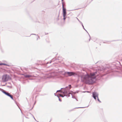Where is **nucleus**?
I'll return each instance as SVG.
<instances>
[{
	"label": "nucleus",
	"mask_w": 122,
	"mask_h": 122,
	"mask_svg": "<svg viewBox=\"0 0 122 122\" xmlns=\"http://www.w3.org/2000/svg\"><path fill=\"white\" fill-rule=\"evenodd\" d=\"M97 73L96 72L91 73L89 74L83 76L82 77L86 83L91 84L94 82V79L96 77Z\"/></svg>",
	"instance_id": "obj_1"
},
{
	"label": "nucleus",
	"mask_w": 122,
	"mask_h": 122,
	"mask_svg": "<svg viewBox=\"0 0 122 122\" xmlns=\"http://www.w3.org/2000/svg\"><path fill=\"white\" fill-rule=\"evenodd\" d=\"M60 96L61 97H63L64 96H63V95H62V94H60Z\"/></svg>",
	"instance_id": "obj_11"
},
{
	"label": "nucleus",
	"mask_w": 122,
	"mask_h": 122,
	"mask_svg": "<svg viewBox=\"0 0 122 122\" xmlns=\"http://www.w3.org/2000/svg\"><path fill=\"white\" fill-rule=\"evenodd\" d=\"M93 97L95 100L96 99V97H97L98 98V101H99L100 102L98 98V94L97 93L95 92H93Z\"/></svg>",
	"instance_id": "obj_2"
},
{
	"label": "nucleus",
	"mask_w": 122,
	"mask_h": 122,
	"mask_svg": "<svg viewBox=\"0 0 122 122\" xmlns=\"http://www.w3.org/2000/svg\"><path fill=\"white\" fill-rule=\"evenodd\" d=\"M3 92L6 95L10 97L12 99H13L12 96L9 93L6 92L5 91H3Z\"/></svg>",
	"instance_id": "obj_3"
},
{
	"label": "nucleus",
	"mask_w": 122,
	"mask_h": 122,
	"mask_svg": "<svg viewBox=\"0 0 122 122\" xmlns=\"http://www.w3.org/2000/svg\"><path fill=\"white\" fill-rule=\"evenodd\" d=\"M24 76L26 77H31V75H24Z\"/></svg>",
	"instance_id": "obj_8"
},
{
	"label": "nucleus",
	"mask_w": 122,
	"mask_h": 122,
	"mask_svg": "<svg viewBox=\"0 0 122 122\" xmlns=\"http://www.w3.org/2000/svg\"><path fill=\"white\" fill-rule=\"evenodd\" d=\"M63 0H62V1H63Z\"/></svg>",
	"instance_id": "obj_14"
},
{
	"label": "nucleus",
	"mask_w": 122,
	"mask_h": 122,
	"mask_svg": "<svg viewBox=\"0 0 122 122\" xmlns=\"http://www.w3.org/2000/svg\"><path fill=\"white\" fill-rule=\"evenodd\" d=\"M89 41L90 40V38L89 37Z\"/></svg>",
	"instance_id": "obj_12"
},
{
	"label": "nucleus",
	"mask_w": 122,
	"mask_h": 122,
	"mask_svg": "<svg viewBox=\"0 0 122 122\" xmlns=\"http://www.w3.org/2000/svg\"><path fill=\"white\" fill-rule=\"evenodd\" d=\"M59 100L61 102V100L60 99V98L59 99Z\"/></svg>",
	"instance_id": "obj_13"
},
{
	"label": "nucleus",
	"mask_w": 122,
	"mask_h": 122,
	"mask_svg": "<svg viewBox=\"0 0 122 122\" xmlns=\"http://www.w3.org/2000/svg\"><path fill=\"white\" fill-rule=\"evenodd\" d=\"M64 94V96H66L69 97L70 96L69 94L70 93L69 92H67L66 91H65L64 92H63Z\"/></svg>",
	"instance_id": "obj_7"
},
{
	"label": "nucleus",
	"mask_w": 122,
	"mask_h": 122,
	"mask_svg": "<svg viewBox=\"0 0 122 122\" xmlns=\"http://www.w3.org/2000/svg\"><path fill=\"white\" fill-rule=\"evenodd\" d=\"M66 16H63V17H64V20H65V19H66Z\"/></svg>",
	"instance_id": "obj_10"
},
{
	"label": "nucleus",
	"mask_w": 122,
	"mask_h": 122,
	"mask_svg": "<svg viewBox=\"0 0 122 122\" xmlns=\"http://www.w3.org/2000/svg\"><path fill=\"white\" fill-rule=\"evenodd\" d=\"M7 75H5L3 77L2 80L3 82L6 81L7 80Z\"/></svg>",
	"instance_id": "obj_6"
},
{
	"label": "nucleus",
	"mask_w": 122,
	"mask_h": 122,
	"mask_svg": "<svg viewBox=\"0 0 122 122\" xmlns=\"http://www.w3.org/2000/svg\"><path fill=\"white\" fill-rule=\"evenodd\" d=\"M62 9L63 13V16H66V10L65 8H64V7L63 5H62Z\"/></svg>",
	"instance_id": "obj_4"
},
{
	"label": "nucleus",
	"mask_w": 122,
	"mask_h": 122,
	"mask_svg": "<svg viewBox=\"0 0 122 122\" xmlns=\"http://www.w3.org/2000/svg\"><path fill=\"white\" fill-rule=\"evenodd\" d=\"M0 65H7V64L4 63H0Z\"/></svg>",
	"instance_id": "obj_9"
},
{
	"label": "nucleus",
	"mask_w": 122,
	"mask_h": 122,
	"mask_svg": "<svg viewBox=\"0 0 122 122\" xmlns=\"http://www.w3.org/2000/svg\"><path fill=\"white\" fill-rule=\"evenodd\" d=\"M67 73L69 76H71L72 75H76V73L73 72H67Z\"/></svg>",
	"instance_id": "obj_5"
}]
</instances>
